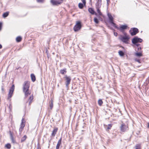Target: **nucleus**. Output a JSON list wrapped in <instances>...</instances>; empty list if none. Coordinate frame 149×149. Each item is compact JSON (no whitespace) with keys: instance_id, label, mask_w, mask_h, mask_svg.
I'll return each mask as SVG.
<instances>
[{"instance_id":"c85d7f7f","label":"nucleus","mask_w":149,"mask_h":149,"mask_svg":"<svg viewBox=\"0 0 149 149\" xmlns=\"http://www.w3.org/2000/svg\"><path fill=\"white\" fill-rule=\"evenodd\" d=\"M94 20L96 24H98L99 23V22L97 17H95L94 19Z\"/></svg>"},{"instance_id":"1a4fd4ad","label":"nucleus","mask_w":149,"mask_h":149,"mask_svg":"<svg viewBox=\"0 0 149 149\" xmlns=\"http://www.w3.org/2000/svg\"><path fill=\"white\" fill-rule=\"evenodd\" d=\"M108 16L109 18V20L110 23L114 27L116 25L115 23L114 22L113 18L111 15V14L110 13L108 14Z\"/></svg>"},{"instance_id":"c03bdc74","label":"nucleus","mask_w":149,"mask_h":149,"mask_svg":"<svg viewBox=\"0 0 149 149\" xmlns=\"http://www.w3.org/2000/svg\"><path fill=\"white\" fill-rule=\"evenodd\" d=\"M61 1H63V0H61Z\"/></svg>"},{"instance_id":"72a5a7b5","label":"nucleus","mask_w":149,"mask_h":149,"mask_svg":"<svg viewBox=\"0 0 149 149\" xmlns=\"http://www.w3.org/2000/svg\"><path fill=\"white\" fill-rule=\"evenodd\" d=\"M44 0H37V1L39 3H43Z\"/></svg>"},{"instance_id":"bb28decb","label":"nucleus","mask_w":149,"mask_h":149,"mask_svg":"<svg viewBox=\"0 0 149 149\" xmlns=\"http://www.w3.org/2000/svg\"><path fill=\"white\" fill-rule=\"evenodd\" d=\"M84 6H85L83 3L82 4L81 3H79L78 4V6L79 8L80 9H82Z\"/></svg>"},{"instance_id":"2eb2a0df","label":"nucleus","mask_w":149,"mask_h":149,"mask_svg":"<svg viewBox=\"0 0 149 149\" xmlns=\"http://www.w3.org/2000/svg\"><path fill=\"white\" fill-rule=\"evenodd\" d=\"M88 12L92 15H97V13H95L94 9L91 8H89L88 9Z\"/></svg>"},{"instance_id":"6ab92c4d","label":"nucleus","mask_w":149,"mask_h":149,"mask_svg":"<svg viewBox=\"0 0 149 149\" xmlns=\"http://www.w3.org/2000/svg\"><path fill=\"white\" fill-rule=\"evenodd\" d=\"M135 55L136 56L138 57H140L143 56L142 52L136 53Z\"/></svg>"},{"instance_id":"f03ea898","label":"nucleus","mask_w":149,"mask_h":149,"mask_svg":"<svg viewBox=\"0 0 149 149\" xmlns=\"http://www.w3.org/2000/svg\"><path fill=\"white\" fill-rule=\"evenodd\" d=\"M130 38L129 36L126 33L124 36L120 35L119 39L123 42L126 44H128L129 43Z\"/></svg>"},{"instance_id":"4468645a","label":"nucleus","mask_w":149,"mask_h":149,"mask_svg":"<svg viewBox=\"0 0 149 149\" xmlns=\"http://www.w3.org/2000/svg\"><path fill=\"white\" fill-rule=\"evenodd\" d=\"M58 130V128L57 127H55L54 128V129L52 130L51 134V136L54 137L55 136Z\"/></svg>"},{"instance_id":"f257e3e1","label":"nucleus","mask_w":149,"mask_h":149,"mask_svg":"<svg viewBox=\"0 0 149 149\" xmlns=\"http://www.w3.org/2000/svg\"><path fill=\"white\" fill-rule=\"evenodd\" d=\"M30 86V81H26L24 82L23 85V92L25 98H27L31 93V91L29 90Z\"/></svg>"},{"instance_id":"37998d69","label":"nucleus","mask_w":149,"mask_h":149,"mask_svg":"<svg viewBox=\"0 0 149 149\" xmlns=\"http://www.w3.org/2000/svg\"><path fill=\"white\" fill-rule=\"evenodd\" d=\"M1 90L3 91H4V89L3 88H2Z\"/></svg>"},{"instance_id":"473e14b6","label":"nucleus","mask_w":149,"mask_h":149,"mask_svg":"<svg viewBox=\"0 0 149 149\" xmlns=\"http://www.w3.org/2000/svg\"><path fill=\"white\" fill-rule=\"evenodd\" d=\"M112 125L111 124H109L108 125V127H107V129L108 130L110 129L112 127Z\"/></svg>"},{"instance_id":"f8f14e48","label":"nucleus","mask_w":149,"mask_h":149,"mask_svg":"<svg viewBox=\"0 0 149 149\" xmlns=\"http://www.w3.org/2000/svg\"><path fill=\"white\" fill-rule=\"evenodd\" d=\"M128 130V127L125 124H122L120 127V130L122 132H124Z\"/></svg>"},{"instance_id":"f3484780","label":"nucleus","mask_w":149,"mask_h":149,"mask_svg":"<svg viewBox=\"0 0 149 149\" xmlns=\"http://www.w3.org/2000/svg\"><path fill=\"white\" fill-rule=\"evenodd\" d=\"M10 139L12 142L13 143H16V141L15 139L14 138L13 135L12 134H10Z\"/></svg>"},{"instance_id":"0eeeda50","label":"nucleus","mask_w":149,"mask_h":149,"mask_svg":"<svg viewBox=\"0 0 149 149\" xmlns=\"http://www.w3.org/2000/svg\"><path fill=\"white\" fill-rule=\"evenodd\" d=\"M15 89V86L14 84L12 85V87L10 89L9 91L8 94V99H9L12 97Z\"/></svg>"},{"instance_id":"58836bf2","label":"nucleus","mask_w":149,"mask_h":149,"mask_svg":"<svg viewBox=\"0 0 149 149\" xmlns=\"http://www.w3.org/2000/svg\"><path fill=\"white\" fill-rule=\"evenodd\" d=\"M37 149H41V148L40 146H38L37 148Z\"/></svg>"},{"instance_id":"f704fd0d","label":"nucleus","mask_w":149,"mask_h":149,"mask_svg":"<svg viewBox=\"0 0 149 149\" xmlns=\"http://www.w3.org/2000/svg\"><path fill=\"white\" fill-rule=\"evenodd\" d=\"M2 22H0V31L1 30L2 27Z\"/></svg>"},{"instance_id":"c9c22d12","label":"nucleus","mask_w":149,"mask_h":149,"mask_svg":"<svg viewBox=\"0 0 149 149\" xmlns=\"http://www.w3.org/2000/svg\"><path fill=\"white\" fill-rule=\"evenodd\" d=\"M135 60L136 61L139 62V63H141L140 60V59H136Z\"/></svg>"},{"instance_id":"6e6552de","label":"nucleus","mask_w":149,"mask_h":149,"mask_svg":"<svg viewBox=\"0 0 149 149\" xmlns=\"http://www.w3.org/2000/svg\"><path fill=\"white\" fill-rule=\"evenodd\" d=\"M25 121L24 119L23 118L21 120V123L20 125V127L19 128V132L20 134L24 130V127L25 126Z\"/></svg>"},{"instance_id":"9d476101","label":"nucleus","mask_w":149,"mask_h":149,"mask_svg":"<svg viewBox=\"0 0 149 149\" xmlns=\"http://www.w3.org/2000/svg\"><path fill=\"white\" fill-rule=\"evenodd\" d=\"M139 32L138 29L136 28H133L130 31V34L132 36L136 35Z\"/></svg>"},{"instance_id":"393cba45","label":"nucleus","mask_w":149,"mask_h":149,"mask_svg":"<svg viewBox=\"0 0 149 149\" xmlns=\"http://www.w3.org/2000/svg\"><path fill=\"white\" fill-rule=\"evenodd\" d=\"M98 103L99 105L101 106H102L103 103V102L101 99H99L98 100Z\"/></svg>"},{"instance_id":"39448f33","label":"nucleus","mask_w":149,"mask_h":149,"mask_svg":"<svg viewBox=\"0 0 149 149\" xmlns=\"http://www.w3.org/2000/svg\"><path fill=\"white\" fill-rule=\"evenodd\" d=\"M142 41V40L141 38H139L137 37H135L132 40V43L137 46H139V44H137V43L141 42Z\"/></svg>"},{"instance_id":"aec40b11","label":"nucleus","mask_w":149,"mask_h":149,"mask_svg":"<svg viewBox=\"0 0 149 149\" xmlns=\"http://www.w3.org/2000/svg\"><path fill=\"white\" fill-rule=\"evenodd\" d=\"M67 72L66 69V68L64 69L63 70H61L60 71V73L62 74H64L66 73Z\"/></svg>"},{"instance_id":"a19ab883","label":"nucleus","mask_w":149,"mask_h":149,"mask_svg":"<svg viewBox=\"0 0 149 149\" xmlns=\"http://www.w3.org/2000/svg\"><path fill=\"white\" fill-rule=\"evenodd\" d=\"M2 45L0 44V49H1L2 48Z\"/></svg>"},{"instance_id":"c756f323","label":"nucleus","mask_w":149,"mask_h":149,"mask_svg":"<svg viewBox=\"0 0 149 149\" xmlns=\"http://www.w3.org/2000/svg\"><path fill=\"white\" fill-rule=\"evenodd\" d=\"M119 55L121 56H123L124 55V53L122 51H120L118 52Z\"/></svg>"},{"instance_id":"a211bd4d","label":"nucleus","mask_w":149,"mask_h":149,"mask_svg":"<svg viewBox=\"0 0 149 149\" xmlns=\"http://www.w3.org/2000/svg\"><path fill=\"white\" fill-rule=\"evenodd\" d=\"M22 38L20 36L17 37L16 38V42H21L22 41Z\"/></svg>"},{"instance_id":"20e7f679","label":"nucleus","mask_w":149,"mask_h":149,"mask_svg":"<svg viewBox=\"0 0 149 149\" xmlns=\"http://www.w3.org/2000/svg\"><path fill=\"white\" fill-rule=\"evenodd\" d=\"M81 23L80 21H78L76 22V24L73 28L74 31L77 32L80 30L81 28Z\"/></svg>"},{"instance_id":"dca6fc26","label":"nucleus","mask_w":149,"mask_h":149,"mask_svg":"<svg viewBox=\"0 0 149 149\" xmlns=\"http://www.w3.org/2000/svg\"><path fill=\"white\" fill-rule=\"evenodd\" d=\"M62 139V137H61L58 140L56 146V149H59L60 146H61V144Z\"/></svg>"},{"instance_id":"79ce46f5","label":"nucleus","mask_w":149,"mask_h":149,"mask_svg":"<svg viewBox=\"0 0 149 149\" xmlns=\"http://www.w3.org/2000/svg\"><path fill=\"white\" fill-rule=\"evenodd\" d=\"M139 49L140 50H141V47H139L138 48V50H139Z\"/></svg>"},{"instance_id":"4c0bfd02","label":"nucleus","mask_w":149,"mask_h":149,"mask_svg":"<svg viewBox=\"0 0 149 149\" xmlns=\"http://www.w3.org/2000/svg\"><path fill=\"white\" fill-rule=\"evenodd\" d=\"M101 2L102 0H97V2L99 3H101Z\"/></svg>"},{"instance_id":"b1692460","label":"nucleus","mask_w":149,"mask_h":149,"mask_svg":"<svg viewBox=\"0 0 149 149\" xmlns=\"http://www.w3.org/2000/svg\"><path fill=\"white\" fill-rule=\"evenodd\" d=\"M97 11L98 15H102V14L100 10L98 7L97 8Z\"/></svg>"},{"instance_id":"9b49d317","label":"nucleus","mask_w":149,"mask_h":149,"mask_svg":"<svg viewBox=\"0 0 149 149\" xmlns=\"http://www.w3.org/2000/svg\"><path fill=\"white\" fill-rule=\"evenodd\" d=\"M51 3L54 6H58L61 4L62 2L59 1L55 0H50Z\"/></svg>"},{"instance_id":"423d86ee","label":"nucleus","mask_w":149,"mask_h":149,"mask_svg":"<svg viewBox=\"0 0 149 149\" xmlns=\"http://www.w3.org/2000/svg\"><path fill=\"white\" fill-rule=\"evenodd\" d=\"M114 27L122 32H123L125 30L127 29V28H129L127 25H122L120 26V27H118L117 25H116Z\"/></svg>"},{"instance_id":"7ed1b4c3","label":"nucleus","mask_w":149,"mask_h":149,"mask_svg":"<svg viewBox=\"0 0 149 149\" xmlns=\"http://www.w3.org/2000/svg\"><path fill=\"white\" fill-rule=\"evenodd\" d=\"M27 98V100L26 103V107L27 105L30 106L33 102L34 99L33 94H32L29 97H28L26 98Z\"/></svg>"},{"instance_id":"ea45409f","label":"nucleus","mask_w":149,"mask_h":149,"mask_svg":"<svg viewBox=\"0 0 149 149\" xmlns=\"http://www.w3.org/2000/svg\"><path fill=\"white\" fill-rule=\"evenodd\" d=\"M148 125H147V127L148 128H149V122L147 123Z\"/></svg>"},{"instance_id":"cd10ccee","label":"nucleus","mask_w":149,"mask_h":149,"mask_svg":"<svg viewBox=\"0 0 149 149\" xmlns=\"http://www.w3.org/2000/svg\"><path fill=\"white\" fill-rule=\"evenodd\" d=\"M31 75V78L32 80V81L33 82H34L36 80V77L35 75Z\"/></svg>"},{"instance_id":"4be33fe9","label":"nucleus","mask_w":149,"mask_h":149,"mask_svg":"<svg viewBox=\"0 0 149 149\" xmlns=\"http://www.w3.org/2000/svg\"><path fill=\"white\" fill-rule=\"evenodd\" d=\"M27 137V136L26 135H24V136L22 138L21 140V142L22 143L24 141L26 140Z\"/></svg>"},{"instance_id":"a878e982","label":"nucleus","mask_w":149,"mask_h":149,"mask_svg":"<svg viewBox=\"0 0 149 149\" xmlns=\"http://www.w3.org/2000/svg\"><path fill=\"white\" fill-rule=\"evenodd\" d=\"M5 147L8 149H10L11 148V145L9 143H8L5 145Z\"/></svg>"},{"instance_id":"5701e85b","label":"nucleus","mask_w":149,"mask_h":149,"mask_svg":"<svg viewBox=\"0 0 149 149\" xmlns=\"http://www.w3.org/2000/svg\"><path fill=\"white\" fill-rule=\"evenodd\" d=\"M141 144H136L135 146V149H141Z\"/></svg>"},{"instance_id":"7c9ffc66","label":"nucleus","mask_w":149,"mask_h":149,"mask_svg":"<svg viewBox=\"0 0 149 149\" xmlns=\"http://www.w3.org/2000/svg\"><path fill=\"white\" fill-rule=\"evenodd\" d=\"M53 101L52 100L51 101V102L50 103L49 107L50 108V109H52L53 107Z\"/></svg>"},{"instance_id":"e433bc0d","label":"nucleus","mask_w":149,"mask_h":149,"mask_svg":"<svg viewBox=\"0 0 149 149\" xmlns=\"http://www.w3.org/2000/svg\"><path fill=\"white\" fill-rule=\"evenodd\" d=\"M114 35L116 36H117L118 34V33L117 32H114Z\"/></svg>"},{"instance_id":"412c9836","label":"nucleus","mask_w":149,"mask_h":149,"mask_svg":"<svg viewBox=\"0 0 149 149\" xmlns=\"http://www.w3.org/2000/svg\"><path fill=\"white\" fill-rule=\"evenodd\" d=\"M9 14V12H7L4 13L2 15V16L3 18H5L7 17L8 15Z\"/></svg>"},{"instance_id":"ddd939ff","label":"nucleus","mask_w":149,"mask_h":149,"mask_svg":"<svg viewBox=\"0 0 149 149\" xmlns=\"http://www.w3.org/2000/svg\"><path fill=\"white\" fill-rule=\"evenodd\" d=\"M65 78L66 81L65 84L66 86L68 87L70 83L71 80V78L70 77H68L67 76H65Z\"/></svg>"},{"instance_id":"2f4dec72","label":"nucleus","mask_w":149,"mask_h":149,"mask_svg":"<svg viewBox=\"0 0 149 149\" xmlns=\"http://www.w3.org/2000/svg\"><path fill=\"white\" fill-rule=\"evenodd\" d=\"M81 0V1L82 2V3H83L84 5V6H85L86 5V0Z\"/></svg>"}]
</instances>
